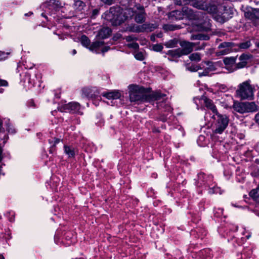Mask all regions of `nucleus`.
Instances as JSON below:
<instances>
[{
    "label": "nucleus",
    "instance_id": "nucleus-1",
    "mask_svg": "<svg viewBox=\"0 0 259 259\" xmlns=\"http://www.w3.org/2000/svg\"><path fill=\"white\" fill-rule=\"evenodd\" d=\"M130 100L131 102H156V107L161 112H166V114L162 113L159 115V120L163 122L166 121L172 114V109L168 102L166 100V95L159 92L147 94L146 89L135 84L128 86Z\"/></svg>",
    "mask_w": 259,
    "mask_h": 259
},
{
    "label": "nucleus",
    "instance_id": "nucleus-2",
    "mask_svg": "<svg viewBox=\"0 0 259 259\" xmlns=\"http://www.w3.org/2000/svg\"><path fill=\"white\" fill-rule=\"evenodd\" d=\"M121 5L125 6L124 10L120 11L119 8H111L108 14L107 19L110 21L114 26L120 25L131 20L132 15L131 14H133V13H128L129 10L127 7V2H125V0L123 1Z\"/></svg>",
    "mask_w": 259,
    "mask_h": 259
},
{
    "label": "nucleus",
    "instance_id": "nucleus-3",
    "mask_svg": "<svg viewBox=\"0 0 259 259\" xmlns=\"http://www.w3.org/2000/svg\"><path fill=\"white\" fill-rule=\"evenodd\" d=\"M41 8L44 10V12L42 13L41 15L48 20H51L52 17L57 20H59L62 17H66L65 15H62L61 17L58 16L60 11L62 12V9H63L61 2L58 0H50L49 2L43 4L41 6Z\"/></svg>",
    "mask_w": 259,
    "mask_h": 259
},
{
    "label": "nucleus",
    "instance_id": "nucleus-4",
    "mask_svg": "<svg viewBox=\"0 0 259 259\" xmlns=\"http://www.w3.org/2000/svg\"><path fill=\"white\" fill-rule=\"evenodd\" d=\"M183 17L189 20H198L197 25L203 30H207L211 26L209 19L205 14L200 12H194L191 9L187 7L182 8Z\"/></svg>",
    "mask_w": 259,
    "mask_h": 259
},
{
    "label": "nucleus",
    "instance_id": "nucleus-5",
    "mask_svg": "<svg viewBox=\"0 0 259 259\" xmlns=\"http://www.w3.org/2000/svg\"><path fill=\"white\" fill-rule=\"evenodd\" d=\"M127 2V7L131 14V19L134 18L137 23H143L146 20V13L144 7L140 4L136 3L134 0H125Z\"/></svg>",
    "mask_w": 259,
    "mask_h": 259
},
{
    "label": "nucleus",
    "instance_id": "nucleus-6",
    "mask_svg": "<svg viewBox=\"0 0 259 259\" xmlns=\"http://www.w3.org/2000/svg\"><path fill=\"white\" fill-rule=\"evenodd\" d=\"M175 2L176 5L179 6L190 4L193 7L210 14L215 13L217 11V7L214 4H207L202 1L175 0Z\"/></svg>",
    "mask_w": 259,
    "mask_h": 259
},
{
    "label": "nucleus",
    "instance_id": "nucleus-7",
    "mask_svg": "<svg viewBox=\"0 0 259 259\" xmlns=\"http://www.w3.org/2000/svg\"><path fill=\"white\" fill-rule=\"evenodd\" d=\"M254 89L247 80L239 84L236 91V96L241 100H252L253 97Z\"/></svg>",
    "mask_w": 259,
    "mask_h": 259
},
{
    "label": "nucleus",
    "instance_id": "nucleus-8",
    "mask_svg": "<svg viewBox=\"0 0 259 259\" xmlns=\"http://www.w3.org/2000/svg\"><path fill=\"white\" fill-rule=\"evenodd\" d=\"M215 120L213 132L215 134H221L226 128L229 123V118L226 115L219 114L218 112L212 116Z\"/></svg>",
    "mask_w": 259,
    "mask_h": 259
},
{
    "label": "nucleus",
    "instance_id": "nucleus-9",
    "mask_svg": "<svg viewBox=\"0 0 259 259\" xmlns=\"http://www.w3.org/2000/svg\"><path fill=\"white\" fill-rule=\"evenodd\" d=\"M195 181L196 187L206 188L213 185V177L211 175L200 172L197 175V179H195Z\"/></svg>",
    "mask_w": 259,
    "mask_h": 259
},
{
    "label": "nucleus",
    "instance_id": "nucleus-10",
    "mask_svg": "<svg viewBox=\"0 0 259 259\" xmlns=\"http://www.w3.org/2000/svg\"><path fill=\"white\" fill-rule=\"evenodd\" d=\"M57 108L58 110L61 112L77 113L81 115L82 114V112L80 111V105L77 102H72L61 105H59Z\"/></svg>",
    "mask_w": 259,
    "mask_h": 259
},
{
    "label": "nucleus",
    "instance_id": "nucleus-11",
    "mask_svg": "<svg viewBox=\"0 0 259 259\" xmlns=\"http://www.w3.org/2000/svg\"><path fill=\"white\" fill-rule=\"evenodd\" d=\"M156 28V25L149 23H144L141 25L137 26L134 29L131 27H127L125 30L134 31L136 32H148L153 31Z\"/></svg>",
    "mask_w": 259,
    "mask_h": 259
},
{
    "label": "nucleus",
    "instance_id": "nucleus-12",
    "mask_svg": "<svg viewBox=\"0 0 259 259\" xmlns=\"http://www.w3.org/2000/svg\"><path fill=\"white\" fill-rule=\"evenodd\" d=\"M200 42H191L187 41H182L180 42V45L182 47V53L183 55H186L190 54L193 50L195 46L199 45Z\"/></svg>",
    "mask_w": 259,
    "mask_h": 259
},
{
    "label": "nucleus",
    "instance_id": "nucleus-13",
    "mask_svg": "<svg viewBox=\"0 0 259 259\" xmlns=\"http://www.w3.org/2000/svg\"><path fill=\"white\" fill-rule=\"evenodd\" d=\"M236 57H226L224 59L223 61L225 64V68H226L229 72H232L236 70L235 66V62L236 61Z\"/></svg>",
    "mask_w": 259,
    "mask_h": 259
},
{
    "label": "nucleus",
    "instance_id": "nucleus-14",
    "mask_svg": "<svg viewBox=\"0 0 259 259\" xmlns=\"http://www.w3.org/2000/svg\"><path fill=\"white\" fill-rule=\"evenodd\" d=\"M235 46L233 42H223L220 44L218 47L219 49H222L218 52L222 55L227 54L233 51V48Z\"/></svg>",
    "mask_w": 259,
    "mask_h": 259
},
{
    "label": "nucleus",
    "instance_id": "nucleus-15",
    "mask_svg": "<svg viewBox=\"0 0 259 259\" xmlns=\"http://www.w3.org/2000/svg\"><path fill=\"white\" fill-rule=\"evenodd\" d=\"M98 94V92L95 89L83 88L82 90V97L88 99L97 98Z\"/></svg>",
    "mask_w": 259,
    "mask_h": 259
},
{
    "label": "nucleus",
    "instance_id": "nucleus-16",
    "mask_svg": "<svg viewBox=\"0 0 259 259\" xmlns=\"http://www.w3.org/2000/svg\"><path fill=\"white\" fill-rule=\"evenodd\" d=\"M245 16L252 21L259 20V9H253L250 11H247L245 13Z\"/></svg>",
    "mask_w": 259,
    "mask_h": 259
},
{
    "label": "nucleus",
    "instance_id": "nucleus-17",
    "mask_svg": "<svg viewBox=\"0 0 259 259\" xmlns=\"http://www.w3.org/2000/svg\"><path fill=\"white\" fill-rule=\"evenodd\" d=\"M249 59L248 56L245 54L241 55L239 58V60L240 62L238 63H236L235 62V66L236 67V70L238 69H240L244 67L247 64V60Z\"/></svg>",
    "mask_w": 259,
    "mask_h": 259
},
{
    "label": "nucleus",
    "instance_id": "nucleus-18",
    "mask_svg": "<svg viewBox=\"0 0 259 259\" xmlns=\"http://www.w3.org/2000/svg\"><path fill=\"white\" fill-rule=\"evenodd\" d=\"M102 95L109 100L117 99L121 96L120 93L118 91L103 92L102 93Z\"/></svg>",
    "mask_w": 259,
    "mask_h": 259
},
{
    "label": "nucleus",
    "instance_id": "nucleus-19",
    "mask_svg": "<svg viewBox=\"0 0 259 259\" xmlns=\"http://www.w3.org/2000/svg\"><path fill=\"white\" fill-rule=\"evenodd\" d=\"M111 33V29L108 27H104L101 29L97 34L99 39H104L109 37Z\"/></svg>",
    "mask_w": 259,
    "mask_h": 259
},
{
    "label": "nucleus",
    "instance_id": "nucleus-20",
    "mask_svg": "<svg viewBox=\"0 0 259 259\" xmlns=\"http://www.w3.org/2000/svg\"><path fill=\"white\" fill-rule=\"evenodd\" d=\"M60 141L61 140L60 139L55 137H52L48 140V142L50 145L49 147V152L50 153H53L55 151V147L56 145L60 142Z\"/></svg>",
    "mask_w": 259,
    "mask_h": 259
},
{
    "label": "nucleus",
    "instance_id": "nucleus-21",
    "mask_svg": "<svg viewBox=\"0 0 259 259\" xmlns=\"http://www.w3.org/2000/svg\"><path fill=\"white\" fill-rule=\"evenodd\" d=\"M233 108L235 111L239 113L243 114L245 113L244 102L234 101L233 105Z\"/></svg>",
    "mask_w": 259,
    "mask_h": 259
},
{
    "label": "nucleus",
    "instance_id": "nucleus-22",
    "mask_svg": "<svg viewBox=\"0 0 259 259\" xmlns=\"http://www.w3.org/2000/svg\"><path fill=\"white\" fill-rule=\"evenodd\" d=\"M245 113L254 112L258 110V106L254 102H244Z\"/></svg>",
    "mask_w": 259,
    "mask_h": 259
},
{
    "label": "nucleus",
    "instance_id": "nucleus-23",
    "mask_svg": "<svg viewBox=\"0 0 259 259\" xmlns=\"http://www.w3.org/2000/svg\"><path fill=\"white\" fill-rule=\"evenodd\" d=\"M210 38L209 35L202 33H198L196 34H193L191 36L190 39L191 40H207Z\"/></svg>",
    "mask_w": 259,
    "mask_h": 259
},
{
    "label": "nucleus",
    "instance_id": "nucleus-24",
    "mask_svg": "<svg viewBox=\"0 0 259 259\" xmlns=\"http://www.w3.org/2000/svg\"><path fill=\"white\" fill-rule=\"evenodd\" d=\"M205 103V106L212 111L213 114L218 112L217 108L213 104L212 101L209 99L205 97H204L202 98Z\"/></svg>",
    "mask_w": 259,
    "mask_h": 259
},
{
    "label": "nucleus",
    "instance_id": "nucleus-25",
    "mask_svg": "<svg viewBox=\"0 0 259 259\" xmlns=\"http://www.w3.org/2000/svg\"><path fill=\"white\" fill-rule=\"evenodd\" d=\"M169 17L175 19V20H181L183 19V10H175L173 11H171L169 14Z\"/></svg>",
    "mask_w": 259,
    "mask_h": 259
},
{
    "label": "nucleus",
    "instance_id": "nucleus-26",
    "mask_svg": "<svg viewBox=\"0 0 259 259\" xmlns=\"http://www.w3.org/2000/svg\"><path fill=\"white\" fill-rule=\"evenodd\" d=\"M104 45V42L102 41H96L93 42L89 47V50L96 53H99V50Z\"/></svg>",
    "mask_w": 259,
    "mask_h": 259
},
{
    "label": "nucleus",
    "instance_id": "nucleus-27",
    "mask_svg": "<svg viewBox=\"0 0 259 259\" xmlns=\"http://www.w3.org/2000/svg\"><path fill=\"white\" fill-rule=\"evenodd\" d=\"M207 67L205 70H203L202 72H199V74L200 76H206L208 74L209 71H214L215 67L212 62H208L207 63Z\"/></svg>",
    "mask_w": 259,
    "mask_h": 259
},
{
    "label": "nucleus",
    "instance_id": "nucleus-28",
    "mask_svg": "<svg viewBox=\"0 0 259 259\" xmlns=\"http://www.w3.org/2000/svg\"><path fill=\"white\" fill-rule=\"evenodd\" d=\"M22 80L25 83H27L29 87L30 88L34 86V84L35 83L34 80L31 78L30 74L28 72L25 73V74Z\"/></svg>",
    "mask_w": 259,
    "mask_h": 259
},
{
    "label": "nucleus",
    "instance_id": "nucleus-29",
    "mask_svg": "<svg viewBox=\"0 0 259 259\" xmlns=\"http://www.w3.org/2000/svg\"><path fill=\"white\" fill-rule=\"evenodd\" d=\"M166 54L173 58H178L183 55L181 51V49L180 48L169 50L167 51Z\"/></svg>",
    "mask_w": 259,
    "mask_h": 259
},
{
    "label": "nucleus",
    "instance_id": "nucleus-30",
    "mask_svg": "<svg viewBox=\"0 0 259 259\" xmlns=\"http://www.w3.org/2000/svg\"><path fill=\"white\" fill-rule=\"evenodd\" d=\"M64 150L68 157H74L75 155L76 150L72 146L64 145Z\"/></svg>",
    "mask_w": 259,
    "mask_h": 259
},
{
    "label": "nucleus",
    "instance_id": "nucleus-31",
    "mask_svg": "<svg viewBox=\"0 0 259 259\" xmlns=\"http://www.w3.org/2000/svg\"><path fill=\"white\" fill-rule=\"evenodd\" d=\"M199 255L203 258L210 259L212 257V251L210 249L206 248L201 250L199 252Z\"/></svg>",
    "mask_w": 259,
    "mask_h": 259
},
{
    "label": "nucleus",
    "instance_id": "nucleus-32",
    "mask_svg": "<svg viewBox=\"0 0 259 259\" xmlns=\"http://www.w3.org/2000/svg\"><path fill=\"white\" fill-rule=\"evenodd\" d=\"M208 193L210 194H222L221 190L220 187L217 186L215 184L213 183V185L208 187Z\"/></svg>",
    "mask_w": 259,
    "mask_h": 259
},
{
    "label": "nucleus",
    "instance_id": "nucleus-33",
    "mask_svg": "<svg viewBox=\"0 0 259 259\" xmlns=\"http://www.w3.org/2000/svg\"><path fill=\"white\" fill-rule=\"evenodd\" d=\"M80 41L83 47L89 49V47L91 46V41L88 37L85 35H82L80 38Z\"/></svg>",
    "mask_w": 259,
    "mask_h": 259
},
{
    "label": "nucleus",
    "instance_id": "nucleus-34",
    "mask_svg": "<svg viewBox=\"0 0 259 259\" xmlns=\"http://www.w3.org/2000/svg\"><path fill=\"white\" fill-rule=\"evenodd\" d=\"M73 5L74 8L78 11H81L85 6L84 3L80 0L74 1Z\"/></svg>",
    "mask_w": 259,
    "mask_h": 259
},
{
    "label": "nucleus",
    "instance_id": "nucleus-35",
    "mask_svg": "<svg viewBox=\"0 0 259 259\" xmlns=\"http://www.w3.org/2000/svg\"><path fill=\"white\" fill-rule=\"evenodd\" d=\"M178 40L176 39H172L166 42L164 44L165 46L168 48H172L176 47L178 44Z\"/></svg>",
    "mask_w": 259,
    "mask_h": 259
},
{
    "label": "nucleus",
    "instance_id": "nucleus-36",
    "mask_svg": "<svg viewBox=\"0 0 259 259\" xmlns=\"http://www.w3.org/2000/svg\"><path fill=\"white\" fill-rule=\"evenodd\" d=\"M5 125L6 126V130L11 134H14L16 131L13 125L10 122L9 120H6L5 121Z\"/></svg>",
    "mask_w": 259,
    "mask_h": 259
},
{
    "label": "nucleus",
    "instance_id": "nucleus-37",
    "mask_svg": "<svg viewBox=\"0 0 259 259\" xmlns=\"http://www.w3.org/2000/svg\"><path fill=\"white\" fill-rule=\"evenodd\" d=\"M251 45L250 40H246L238 44V47L240 49H247L249 48Z\"/></svg>",
    "mask_w": 259,
    "mask_h": 259
},
{
    "label": "nucleus",
    "instance_id": "nucleus-38",
    "mask_svg": "<svg viewBox=\"0 0 259 259\" xmlns=\"http://www.w3.org/2000/svg\"><path fill=\"white\" fill-rule=\"evenodd\" d=\"M249 195L250 197L254 199H257L259 198V190L257 188L255 189L252 190L250 193Z\"/></svg>",
    "mask_w": 259,
    "mask_h": 259
},
{
    "label": "nucleus",
    "instance_id": "nucleus-39",
    "mask_svg": "<svg viewBox=\"0 0 259 259\" xmlns=\"http://www.w3.org/2000/svg\"><path fill=\"white\" fill-rule=\"evenodd\" d=\"M189 59L192 61H199L201 59L200 55L198 53H195L189 56Z\"/></svg>",
    "mask_w": 259,
    "mask_h": 259
},
{
    "label": "nucleus",
    "instance_id": "nucleus-40",
    "mask_svg": "<svg viewBox=\"0 0 259 259\" xmlns=\"http://www.w3.org/2000/svg\"><path fill=\"white\" fill-rule=\"evenodd\" d=\"M164 29L166 30L174 31L179 28V27L177 25L172 24L165 25L163 26Z\"/></svg>",
    "mask_w": 259,
    "mask_h": 259
},
{
    "label": "nucleus",
    "instance_id": "nucleus-41",
    "mask_svg": "<svg viewBox=\"0 0 259 259\" xmlns=\"http://www.w3.org/2000/svg\"><path fill=\"white\" fill-rule=\"evenodd\" d=\"M213 211L214 214L216 217H220L223 214V209L222 208H215Z\"/></svg>",
    "mask_w": 259,
    "mask_h": 259
},
{
    "label": "nucleus",
    "instance_id": "nucleus-42",
    "mask_svg": "<svg viewBox=\"0 0 259 259\" xmlns=\"http://www.w3.org/2000/svg\"><path fill=\"white\" fill-rule=\"evenodd\" d=\"M135 57L137 60L142 61L144 59V56L142 52H137L135 54Z\"/></svg>",
    "mask_w": 259,
    "mask_h": 259
},
{
    "label": "nucleus",
    "instance_id": "nucleus-43",
    "mask_svg": "<svg viewBox=\"0 0 259 259\" xmlns=\"http://www.w3.org/2000/svg\"><path fill=\"white\" fill-rule=\"evenodd\" d=\"M163 49V46L161 44H156L153 46V50L156 52H161Z\"/></svg>",
    "mask_w": 259,
    "mask_h": 259
},
{
    "label": "nucleus",
    "instance_id": "nucleus-44",
    "mask_svg": "<svg viewBox=\"0 0 259 259\" xmlns=\"http://www.w3.org/2000/svg\"><path fill=\"white\" fill-rule=\"evenodd\" d=\"M9 53H5V52L0 51V60H5L8 58Z\"/></svg>",
    "mask_w": 259,
    "mask_h": 259
},
{
    "label": "nucleus",
    "instance_id": "nucleus-45",
    "mask_svg": "<svg viewBox=\"0 0 259 259\" xmlns=\"http://www.w3.org/2000/svg\"><path fill=\"white\" fill-rule=\"evenodd\" d=\"M124 39L126 40V41L128 42H131L135 40H137V38L133 35L126 36L125 37Z\"/></svg>",
    "mask_w": 259,
    "mask_h": 259
},
{
    "label": "nucleus",
    "instance_id": "nucleus-46",
    "mask_svg": "<svg viewBox=\"0 0 259 259\" xmlns=\"http://www.w3.org/2000/svg\"><path fill=\"white\" fill-rule=\"evenodd\" d=\"M127 47L130 48H133L134 49H137L139 48V44L137 42H132L127 45Z\"/></svg>",
    "mask_w": 259,
    "mask_h": 259
},
{
    "label": "nucleus",
    "instance_id": "nucleus-47",
    "mask_svg": "<svg viewBox=\"0 0 259 259\" xmlns=\"http://www.w3.org/2000/svg\"><path fill=\"white\" fill-rule=\"evenodd\" d=\"M99 10L98 9H95L92 11L91 18L92 19H95L96 16L99 14Z\"/></svg>",
    "mask_w": 259,
    "mask_h": 259
},
{
    "label": "nucleus",
    "instance_id": "nucleus-48",
    "mask_svg": "<svg viewBox=\"0 0 259 259\" xmlns=\"http://www.w3.org/2000/svg\"><path fill=\"white\" fill-rule=\"evenodd\" d=\"M199 67L198 65H192L189 67V70L191 71H197L199 70Z\"/></svg>",
    "mask_w": 259,
    "mask_h": 259
},
{
    "label": "nucleus",
    "instance_id": "nucleus-49",
    "mask_svg": "<svg viewBox=\"0 0 259 259\" xmlns=\"http://www.w3.org/2000/svg\"><path fill=\"white\" fill-rule=\"evenodd\" d=\"M207 45V44L206 42H202L200 46L197 47L195 49L196 50H203L205 48Z\"/></svg>",
    "mask_w": 259,
    "mask_h": 259
},
{
    "label": "nucleus",
    "instance_id": "nucleus-50",
    "mask_svg": "<svg viewBox=\"0 0 259 259\" xmlns=\"http://www.w3.org/2000/svg\"><path fill=\"white\" fill-rule=\"evenodd\" d=\"M8 82L7 80L0 78V87H7Z\"/></svg>",
    "mask_w": 259,
    "mask_h": 259
},
{
    "label": "nucleus",
    "instance_id": "nucleus-51",
    "mask_svg": "<svg viewBox=\"0 0 259 259\" xmlns=\"http://www.w3.org/2000/svg\"><path fill=\"white\" fill-rule=\"evenodd\" d=\"M6 240L10 239L11 238V234L9 231H6L5 235L3 236Z\"/></svg>",
    "mask_w": 259,
    "mask_h": 259
},
{
    "label": "nucleus",
    "instance_id": "nucleus-52",
    "mask_svg": "<svg viewBox=\"0 0 259 259\" xmlns=\"http://www.w3.org/2000/svg\"><path fill=\"white\" fill-rule=\"evenodd\" d=\"M103 3L107 5H111L113 3V0H100Z\"/></svg>",
    "mask_w": 259,
    "mask_h": 259
},
{
    "label": "nucleus",
    "instance_id": "nucleus-53",
    "mask_svg": "<svg viewBox=\"0 0 259 259\" xmlns=\"http://www.w3.org/2000/svg\"><path fill=\"white\" fill-rule=\"evenodd\" d=\"M197 233H201V235H200V237H202L206 235V232H205V230H201L200 229H198L196 231Z\"/></svg>",
    "mask_w": 259,
    "mask_h": 259
},
{
    "label": "nucleus",
    "instance_id": "nucleus-54",
    "mask_svg": "<svg viewBox=\"0 0 259 259\" xmlns=\"http://www.w3.org/2000/svg\"><path fill=\"white\" fill-rule=\"evenodd\" d=\"M28 106L30 107H35V104L33 100H31L27 103Z\"/></svg>",
    "mask_w": 259,
    "mask_h": 259
},
{
    "label": "nucleus",
    "instance_id": "nucleus-55",
    "mask_svg": "<svg viewBox=\"0 0 259 259\" xmlns=\"http://www.w3.org/2000/svg\"><path fill=\"white\" fill-rule=\"evenodd\" d=\"M102 48V52L103 53L107 52L110 49V47L109 46H103Z\"/></svg>",
    "mask_w": 259,
    "mask_h": 259
},
{
    "label": "nucleus",
    "instance_id": "nucleus-56",
    "mask_svg": "<svg viewBox=\"0 0 259 259\" xmlns=\"http://www.w3.org/2000/svg\"><path fill=\"white\" fill-rule=\"evenodd\" d=\"M255 122L259 125V112L255 116Z\"/></svg>",
    "mask_w": 259,
    "mask_h": 259
},
{
    "label": "nucleus",
    "instance_id": "nucleus-57",
    "mask_svg": "<svg viewBox=\"0 0 259 259\" xmlns=\"http://www.w3.org/2000/svg\"><path fill=\"white\" fill-rule=\"evenodd\" d=\"M205 139V137L204 136H202V135H200L198 137V139L197 140V142L198 143H199V141H203Z\"/></svg>",
    "mask_w": 259,
    "mask_h": 259
},
{
    "label": "nucleus",
    "instance_id": "nucleus-58",
    "mask_svg": "<svg viewBox=\"0 0 259 259\" xmlns=\"http://www.w3.org/2000/svg\"><path fill=\"white\" fill-rule=\"evenodd\" d=\"M71 235V233L70 232H67L66 234L65 238L67 240H69L70 238H71L70 236Z\"/></svg>",
    "mask_w": 259,
    "mask_h": 259
},
{
    "label": "nucleus",
    "instance_id": "nucleus-59",
    "mask_svg": "<svg viewBox=\"0 0 259 259\" xmlns=\"http://www.w3.org/2000/svg\"><path fill=\"white\" fill-rule=\"evenodd\" d=\"M2 152H3V150L2 149V147L0 146V161L2 159V158H3Z\"/></svg>",
    "mask_w": 259,
    "mask_h": 259
},
{
    "label": "nucleus",
    "instance_id": "nucleus-60",
    "mask_svg": "<svg viewBox=\"0 0 259 259\" xmlns=\"http://www.w3.org/2000/svg\"><path fill=\"white\" fill-rule=\"evenodd\" d=\"M57 238H58L57 235L56 234L55 235V236H54L55 241L56 243L58 244Z\"/></svg>",
    "mask_w": 259,
    "mask_h": 259
},
{
    "label": "nucleus",
    "instance_id": "nucleus-61",
    "mask_svg": "<svg viewBox=\"0 0 259 259\" xmlns=\"http://www.w3.org/2000/svg\"><path fill=\"white\" fill-rule=\"evenodd\" d=\"M76 54V50L73 49V50L72 51V54L73 55H75Z\"/></svg>",
    "mask_w": 259,
    "mask_h": 259
},
{
    "label": "nucleus",
    "instance_id": "nucleus-62",
    "mask_svg": "<svg viewBox=\"0 0 259 259\" xmlns=\"http://www.w3.org/2000/svg\"><path fill=\"white\" fill-rule=\"evenodd\" d=\"M55 96L56 98H60V95L59 94L55 93Z\"/></svg>",
    "mask_w": 259,
    "mask_h": 259
},
{
    "label": "nucleus",
    "instance_id": "nucleus-63",
    "mask_svg": "<svg viewBox=\"0 0 259 259\" xmlns=\"http://www.w3.org/2000/svg\"><path fill=\"white\" fill-rule=\"evenodd\" d=\"M0 259H5L3 254H0Z\"/></svg>",
    "mask_w": 259,
    "mask_h": 259
},
{
    "label": "nucleus",
    "instance_id": "nucleus-64",
    "mask_svg": "<svg viewBox=\"0 0 259 259\" xmlns=\"http://www.w3.org/2000/svg\"><path fill=\"white\" fill-rule=\"evenodd\" d=\"M56 112H57V111H56V110H54V111H52L51 112V113H52V114L53 115H55V113H56Z\"/></svg>",
    "mask_w": 259,
    "mask_h": 259
}]
</instances>
